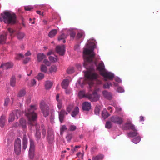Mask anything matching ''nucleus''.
<instances>
[{
  "mask_svg": "<svg viewBox=\"0 0 160 160\" xmlns=\"http://www.w3.org/2000/svg\"><path fill=\"white\" fill-rule=\"evenodd\" d=\"M95 54L93 52V49H90L85 48L83 51V57L84 59L83 66L88 70L85 74V79L84 80L83 83L85 84L86 83L88 84L90 88L93 84V80L97 79L98 75L96 73L93 72L94 71L92 67H89L88 64L93 62Z\"/></svg>",
  "mask_w": 160,
  "mask_h": 160,
  "instance_id": "obj_1",
  "label": "nucleus"
},
{
  "mask_svg": "<svg viewBox=\"0 0 160 160\" xmlns=\"http://www.w3.org/2000/svg\"><path fill=\"white\" fill-rule=\"evenodd\" d=\"M37 109V107L36 105H31L30 108L25 111V115L28 119V123L31 126H35L36 132L35 136L38 141L41 138V133L39 129V125L36 122L37 115L34 111Z\"/></svg>",
  "mask_w": 160,
  "mask_h": 160,
  "instance_id": "obj_2",
  "label": "nucleus"
},
{
  "mask_svg": "<svg viewBox=\"0 0 160 160\" xmlns=\"http://www.w3.org/2000/svg\"><path fill=\"white\" fill-rule=\"evenodd\" d=\"M3 22L6 23L14 24L17 22V17L15 14L10 11H4L1 14Z\"/></svg>",
  "mask_w": 160,
  "mask_h": 160,
  "instance_id": "obj_3",
  "label": "nucleus"
},
{
  "mask_svg": "<svg viewBox=\"0 0 160 160\" xmlns=\"http://www.w3.org/2000/svg\"><path fill=\"white\" fill-rule=\"evenodd\" d=\"M98 90H95L92 94H86L85 98H87L91 102H96L98 101L100 98V95L98 93Z\"/></svg>",
  "mask_w": 160,
  "mask_h": 160,
  "instance_id": "obj_4",
  "label": "nucleus"
},
{
  "mask_svg": "<svg viewBox=\"0 0 160 160\" xmlns=\"http://www.w3.org/2000/svg\"><path fill=\"white\" fill-rule=\"evenodd\" d=\"M40 108L45 117L48 116L49 113V107L44 101H42L40 103Z\"/></svg>",
  "mask_w": 160,
  "mask_h": 160,
  "instance_id": "obj_5",
  "label": "nucleus"
},
{
  "mask_svg": "<svg viewBox=\"0 0 160 160\" xmlns=\"http://www.w3.org/2000/svg\"><path fill=\"white\" fill-rule=\"evenodd\" d=\"M21 140L19 138H18L15 140L14 143V150L16 154H20L21 151Z\"/></svg>",
  "mask_w": 160,
  "mask_h": 160,
  "instance_id": "obj_6",
  "label": "nucleus"
},
{
  "mask_svg": "<svg viewBox=\"0 0 160 160\" xmlns=\"http://www.w3.org/2000/svg\"><path fill=\"white\" fill-rule=\"evenodd\" d=\"M109 119L112 123L118 125H121L123 122V119L121 117L116 115L111 117Z\"/></svg>",
  "mask_w": 160,
  "mask_h": 160,
  "instance_id": "obj_7",
  "label": "nucleus"
},
{
  "mask_svg": "<svg viewBox=\"0 0 160 160\" xmlns=\"http://www.w3.org/2000/svg\"><path fill=\"white\" fill-rule=\"evenodd\" d=\"M30 145L29 152V156L30 158L32 159L34 156V144L33 141L30 139Z\"/></svg>",
  "mask_w": 160,
  "mask_h": 160,
  "instance_id": "obj_8",
  "label": "nucleus"
},
{
  "mask_svg": "<svg viewBox=\"0 0 160 160\" xmlns=\"http://www.w3.org/2000/svg\"><path fill=\"white\" fill-rule=\"evenodd\" d=\"M94 63L96 66L97 68L99 71L101 75L105 71L104 65L102 61H101L98 65H97L95 61L94 62Z\"/></svg>",
  "mask_w": 160,
  "mask_h": 160,
  "instance_id": "obj_9",
  "label": "nucleus"
},
{
  "mask_svg": "<svg viewBox=\"0 0 160 160\" xmlns=\"http://www.w3.org/2000/svg\"><path fill=\"white\" fill-rule=\"evenodd\" d=\"M101 75L104 77L105 81H107V79L112 80L114 77V75L113 74L110 72H107L106 71Z\"/></svg>",
  "mask_w": 160,
  "mask_h": 160,
  "instance_id": "obj_10",
  "label": "nucleus"
},
{
  "mask_svg": "<svg viewBox=\"0 0 160 160\" xmlns=\"http://www.w3.org/2000/svg\"><path fill=\"white\" fill-rule=\"evenodd\" d=\"M56 52L60 55L63 56L65 53V49L64 46H58L56 47Z\"/></svg>",
  "mask_w": 160,
  "mask_h": 160,
  "instance_id": "obj_11",
  "label": "nucleus"
},
{
  "mask_svg": "<svg viewBox=\"0 0 160 160\" xmlns=\"http://www.w3.org/2000/svg\"><path fill=\"white\" fill-rule=\"evenodd\" d=\"M59 118L60 122H62L65 118V115H67L68 114L67 112H66L64 110L62 109L60 112H58Z\"/></svg>",
  "mask_w": 160,
  "mask_h": 160,
  "instance_id": "obj_12",
  "label": "nucleus"
},
{
  "mask_svg": "<svg viewBox=\"0 0 160 160\" xmlns=\"http://www.w3.org/2000/svg\"><path fill=\"white\" fill-rule=\"evenodd\" d=\"M125 129L126 130L131 129L132 130H135V126L132 124L130 121H128L125 124Z\"/></svg>",
  "mask_w": 160,
  "mask_h": 160,
  "instance_id": "obj_13",
  "label": "nucleus"
},
{
  "mask_svg": "<svg viewBox=\"0 0 160 160\" xmlns=\"http://www.w3.org/2000/svg\"><path fill=\"white\" fill-rule=\"evenodd\" d=\"M91 108V103L88 102H84L82 104V108L83 110L89 111Z\"/></svg>",
  "mask_w": 160,
  "mask_h": 160,
  "instance_id": "obj_14",
  "label": "nucleus"
},
{
  "mask_svg": "<svg viewBox=\"0 0 160 160\" xmlns=\"http://www.w3.org/2000/svg\"><path fill=\"white\" fill-rule=\"evenodd\" d=\"M54 139V135L52 130H48V140L50 143H52Z\"/></svg>",
  "mask_w": 160,
  "mask_h": 160,
  "instance_id": "obj_15",
  "label": "nucleus"
},
{
  "mask_svg": "<svg viewBox=\"0 0 160 160\" xmlns=\"http://www.w3.org/2000/svg\"><path fill=\"white\" fill-rule=\"evenodd\" d=\"M13 66V65L12 63L10 62H7L6 63L3 64L1 65L0 66V68L2 67L4 69H8L12 68Z\"/></svg>",
  "mask_w": 160,
  "mask_h": 160,
  "instance_id": "obj_16",
  "label": "nucleus"
},
{
  "mask_svg": "<svg viewBox=\"0 0 160 160\" xmlns=\"http://www.w3.org/2000/svg\"><path fill=\"white\" fill-rule=\"evenodd\" d=\"M102 94L105 98L107 99L111 100L112 99V95L110 92H108L106 90H104L102 92Z\"/></svg>",
  "mask_w": 160,
  "mask_h": 160,
  "instance_id": "obj_17",
  "label": "nucleus"
},
{
  "mask_svg": "<svg viewBox=\"0 0 160 160\" xmlns=\"http://www.w3.org/2000/svg\"><path fill=\"white\" fill-rule=\"evenodd\" d=\"M28 145V139L26 135H24L22 140V148L24 150H25L27 147Z\"/></svg>",
  "mask_w": 160,
  "mask_h": 160,
  "instance_id": "obj_18",
  "label": "nucleus"
},
{
  "mask_svg": "<svg viewBox=\"0 0 160 160\" xmlns=\"http://www.w3.org/2000/svg\"><path fill=\"white\" fill-rule=\"evenodd\" d=\"M69 82L68 79H64L61 83V86L63 88L66 89L69 85Z\"/></svg>",
  "mask_w": 160,
  "mask_h": 160,
  "instance_id": "obj_19",
  "label": "nucleus"
},
{
  "mask_svg": "<svg viewBox=\"0 0 160 160\" xmlns=\"http://www.w3.org/2000/svg\"><path fill=\"white\" fill-rule=\"evenodd\" d=\"M46 57V56L42 53H38L37 55V58L38 62H41Z\"/></svg>",
  "mask_w": 160,
  "mask_h": 160,
  "instance_id": "obj_20",
  "label": "nucleus"
},
{
  "mask_svg": "<svg viewBox=\"0 0 160 160\" xmlns=\"http://www.w3.org/2000/svg\"><path fill=\"white\" fill-rule=\"evenodd\" d=\"M53 85V83L49 81H46L45 82V87L46 89H50Z\"/></svg>",
  "mask_w": 160,
  "mask_h": 160,
  "instance_id": "obj_21",
  "label": "nucleus"
},
{
  "mask_svg": "<svg viewBox=\"0 0 160 160\" xmlns=\"http://www.w3.org/2000/svg\"><path fill=\"white\" fill-rule=\"evenodd\" d=\"M133 132H130L128 133V135L129 137L132 138L137 136L138 133L137 132V130L135 129V130H133Z\"/></svg>",
  "mask_w": 160,
  "mask_h": 160,
  "instance_id": "obj_22",
  "label": "nucleus"
},
{
  "mask_svg": "<svg viewBox=\"0 0 160 160\" xmlns=\"http://www.w3.org/2000/svg\"><path fill=\"white\" fill-rule=\"evenodd\" d=\"M16 36L18 39L19 40L22 39L25 36V34L23 32H18L17 33Z\"/></svg>",
  "mask_w": 160,
  "mask_h": 160,
  "instance_id": "obj_23",
  "label": "nucleus"
},
{
  "mask_svg": "<svg viewBox=\"0 0 160 160\" xmlns=\"http://www.w3.org/2000/svg\"><path fill=\"white\" fill-rule=\"evenodd\" d=\"M102 114V117L104 119H105L110 115L106 109L103 110Z\"/></svg>",
  "mask_w": 160,
  "mask_h": 160,
  "instance_id": "obj_24",
  "label": "nucleus"
},
{
  "mask_svg": "<svg viewBox=\"0 0 160 160\" xmlns=\"http://www.w3.org/2000/svg\"><path fill=\"white\" fill-rule=\"evenodd\" d=\"M16 83V79L15 77L14 76H12L10 80V85L14 87L15 86Z\"/></svg>",
  "mask_w": 160,
  "mask_h": 160,
  "instance_id": "obj_25",
  "label": "nucleus"
},
{
  "mask_svg": "<svg viewBox=\"0 0 160 160\" xmlns=\"http://www.w3.org/2000/svg\"><path fill=\"white\" fill-rule=\"evenodd\" d=\"M67 35H66L64 34H62L60 36H59L58 40L59 41L63 40V43H65L66 42V41L65 39L67 38Z\"/></svg>",
  "mask_w": 160,
  "mask_h": 160,
  "instance_id": "obj_26",
  "label": "nucleus"
},
{
  "mask_svg": "<svg viewBox=\"0 0 160 160\" xmlns=\"http://www.w3.org/2000/svg\"><path fill=\"white\" fill-rule=\"evenodd\" d=\"M79 112V109L78 107H76L74 109V110L72 112L71 114V116L72 117H75L76 115H77Z\"/></svg>",
  "mask_w": 160,
  "mask_h": 160,
  "instance_id": "obj_27",
  "label": "nucleus"
},
{
  "mask_svg": "<svg viewBox=\"0 0 160 160\" xmlns=\"http://www.w3.org/2000/svg\"><path fill=\"white\" fill-rule=\"evenodd\" d=\"M6 117L5 116H2L0 118V126L1 127H3L4 125L6 120Z\"/></svg>",
  "mask_w": 160,
  "mask_h": 160,
  "instance_id": "obj_28",
  "label": "nucleus"
},
{
  "mask_svg": "<svg viewBox=\"0 0 160 160\" xmlns=\"http://www.w3.org/2000/svg\"><path fill=\"white\" fill-rule=\"evenodd\" d=\"M57 33V31L56 29H53L49 32L48 36L50 38H52L56 35Z\"/></svg>",
  "mask_w": 160,
  "mask_h": 160,
  "instance_id": "obj_29",
  "label": "nucleus"
},
{
  "mask_svg": "<svg viewBox=\"0 0 160 160\" xmlns=\"http://www.w3.org/2000/svg\"><path fill=\"white\" fill-rule=\"evenodd\" d=\"M103 158L102 155H98L95 156H93L92 160H102Z\"/></svg>",
  "mask_w": 160,
  "mask_h": 160,
  "instance_id": "obj_30",
  "label": "nucleus"
},
{
  "mask_svg": "<svg viewBox=\"0 0 160 160\" xmlns=\"http://www.w3.org/2000/svg\"><path fill=\"white\" fill-rule=\"evenodd\" d=\"M41 71L44 73H46L48 70V68L44 64L41 65L40 67Z\"/></svg>",
  "mask_w": 160,
  "mask_h": 160,
  "instance_id": "obj_31",
  "label": "nucleus"
},
{
  "mask_svg": "<svg viewBox=\"0 0 160 160\" xmlns=\"http://www.w3.org/2000/svg\"><path fill=\"white\" fill-rule=\"evenodd\" d=\"M6 34L2 35L0 36V44L5 43V41L6 39Z\"/></svg>",
  "mask_w": 160,
  "mask_h": 160,
  "instance_id": "obj_32",
  "label": "nucleus"
},
{
  "mask_svg": "<svg viewBox=\"0 0 160 160\" xmlns=\"http://www.w3.org/2000/svg\"><path fill=\"white\" fill-rule=\"evenodd\" d=\"M57 70V68L54 65L52 66L49 69V71L51 73L55 72Z\"/></svg>",
  "mask_w": 160,
  "mask_h": 160,
  "instance_id": "obj_33",
  "label": "nucleus"
},
{
  "mask_svg": "<svg viewBox=\"0 0 160 160\" xmlns=\"http://www.w3.org/2000/svg\"><path fill=\"white\" fill-rule=\"evenodd\" d=\"M26 94V92L24 90H20L18 95V96L19 97H21L24 96Z\"/></svg>",
  "mask_w": 160,
  "mask_h": 160,
  "instance_id": "obj_34",
  "label": "nucleus"
},
{
  "mask_svg": "<svg viewBox=\"0 0 160 160\" xmlns=\"http://www.w3.org/2000/svg\"><path fill=\"white\" fill-rule=\"evenodd\" d=\"M15 118V116L12 112L10 113L8 119L9 122H12L13 121Z\"/></svg>",
  "mask_w": 160,
  "mask_h": 160,
  "instance_id": "obj_35",
  "label": "nucleus"
},
{
  "mask_svg": "<svg viewBox=\"0 0 160 160\" xmlns=\"http://www.w3.org/2000/svg\"><path fill=\"white\" fill-rule=\"evenodd\" d=\"M12 112L14 115H15L16 116L17 118L20 117L21 114V111L19 110H14Z\"/></svg>",
  "mask_w": 160,
  "mask_h": 160,
  "instance_id": "obj_36",
  "label": "nucleus"
},
{
  "mask_svg": "<svg viewBox=\"0 0 160 160\" xmlns=\"http://www.w3.org/2000/svg\"><path fill=\"white\" fill-rule=\"evenodd\" d=\"M20 123L23 128L26 127V120L23 118H21L20 120Z\"/></svg>",
  "mask_w": 160,
  "mask_h": 160,
  "instance_id": "obj_37",
  "label": "nucleus"
},
{
  "mask_svg": "<svg viewBox=\"0 0 160 160\" xmlns=\"http://www.w3.org/2000/svg\"><path fill=\"white\" fill-rule=\"evenodd\" d=\"M141 140V138L139 136L137 137L133 138L132 141L135 144L138 143Z\"/></svg>",
  "mask_w": 160,
  "mask_h": 160,
  "instance_id": "obj_38",
  "label": "nucleus"
},
{
  "mask_svg": "<svg viewBox=\"0 0 160 160\" xmlns=\"http://www.w3.org/2000/svg\"><path fill=\"white\" fill-rule=\"evenodd\" d=\"M67 128L66 127V126L65 125H62L61 128L60 129V134H62L63 133V132L65 130H67Z\"/></svg>",
  "mask_w": 160,
  "mask_h": 160,
  "instance_id": "obj_39",
  "label": "nucleus"
},
{
  "mask_svg": "<svg viewBox=\"0 0 160 160\" xmlns=\"http://www.w3.org/2000/svg\"><path fill=\"white\" fill-rule=\"evenodd\" d=\"M41 128L42 129V135H43V138H44L45 136L46 131L45 128L44 126L43 125H42L41 126Z\"/></svg>",
  "mask_w": 160,
  "mask_h": 160,
  "instance_id": "obj_40",
  "label": "nucleus"
},
{
  "mask_svg": "<svg viewBox=\"0 0 160 160\" xmlns=\"http://www.w3.org/2000/svg\"><path fill=\"white\" fill-rule=\"evenodd\" d=\"M49 60L52 62H55L57 61L58 58L53 57L50 56L49 57Z\"/></svg>",
  "mask_w": 160,
  "mask_h": 160,
  "instance_id": "obj_41",
  "label": "nucleus"
},
{
  "mask_svg": "<svg viewBox=\"0 0 160 160\" xmlns=\"http://www.w3.org/2000/svg\"><path fill=\"white\" fill-rule=\"evenodd\" d=\"M112 127V122L110 121H107L105 124V127L107 128L110 129Z\"/></svg>",
  "mask_w": 160,
  "mask_h": 160,
  "instance_id": "obj_42",
  "label": "nucleus"
},
{
  "mask_svg": "<svg viewBox=\"0 0 160 160\" xmlns=\"http://www.w3.org/2000/svg\"><path fill=\"white\" fill-rule=\"evenodd\" d=\"M77 127L73 125H70L69 128V130L70 131H74L77 129Z\"/></svg>",
  "mask_w": 160,
  "mask_h": 160,
  "instance_id": "obj_43",
  "label": "nucleus"
},
{
  "mask_svg": "<svg viewBox=\"0 0 160 160\" xmlns=\"http://www.w3.org/2000/svg\"><path fill=\"white\" fill-rule=\"evenodd\" d=\"M79 96L80 98H82L84 97H85V92L84 91H80L78 93Z\"/></svg>",
  "mask_w": 160,
  "mask_h": 160,
  "instance_id": "obj_44",
  "label": "nucleus"
},
{
  "mask_svg": "<svg viewBox=\"0 0 160 160\" xmlns=\"http://www.w3.org/2000/svg\"><path fill=\"white\" fill-rule=\"evenodd\" d=\"M44 77V75L43 73H38V76H37V78L38 80H41Z\"/></svg>",
  "mask_w": 160,
  "mask_h": 160,
  "instance_id": "obj_45",
  "label": "nucleus"
},
{
  "mask_svg": "<svg viewBox=\"0 0 160 160\" xmlns=\"http://www.w3.org/2000/svg\"><path fill=\"white\" fill-rule=\"evenodd\" d=\"M67 73L69 74H71L74 72V69L73 67L68 68L67 70Z\"/></svg>",
  "mask_w": 160,
  "mask_h": 160,
  "instance_id": "obj_46",
  "label": "nucleus"
},
{
  "mask_svg": "<svg viewBox=\"0 0 160 160\" xmlns=\"http://www.w3.org/2000/svg\"><path fill=\"white\" fill-rule=\"evenodd\" d=\"M73 108V105H69L67 108V111L69 113L71 111Z\"/></svg>",
  "mask_w": 160,
  "mask_h": 160,
  "instance_id": "obj_47",
  "label": "nucleus"
},
{
  "mask_svg": "<svg viewBox=\"0 0 160 160\" xmlns=\"http://www.w3.org/2000/svg\"><path fill=\"white\" fill-rule=\"evenodd\" d=\"M24 55L22 54H18L15 57V58L17 60H20L21 58H23Z\"/></svg>",
  "mask_w": 160,
  "mask_h": 160,
  "instance_id": "obj_48",
  "label": "nucleus"
},
{
  "mask_svg": "<svg viewBox=\"0 0 160 160\" xmlns=\"http://www.w3.org/2000/svg\"><path fill=\"white\" fill-rule=\"evenodd\" d=\"M100 109L98 107H96L94 109L95 113L96 115H99V113Z\"/></svg>",
  "mask_w": 160,
  "mask_h": 160,
  "instance_id": "obj_49",
  "label": "nucleus"
},
{
  "mask_svg": "<svg viewBox=\"0 0 160 160\" xmlns=\"http://www.w3.org/2000/svg\"><path fill=\"white\" fill-rule=\"evenodd\" d=\"M43 63L48 66H50L51 64L50 62L47 59H44L43 60Z\"/></svg>",
  "mask_w": 160,
  "mask_h": 160,
  "instance_id": "obj_50",
  "label": "nucleus"
},
{
  "mask_svg": "<svg viewBox=\"0 0 160 160\" xmlns=\"http://www.w3.org/2000/svg\"><path fill=\"white\" fill-rule=\"evenodd\" d=\"M24 9L26 11H29L33 9V8L30 6H25Z\"/></svg>",
  "mask_w": 160,
  "mask_h": 160,
  "instance_id": "obj_51",
  "label": "nucleus"
},
{
  "mask_svg": "<svg viewBox=\"0 0 160 160\" xmlns=\"http://www.w3.org/2000/svg\"><path fill=\"white\" fill-rule=\"evenodd\" d=\"M76 35L75 32L72 31L70 33V35L72 39H73Z\"/></svg>",
  "mask_w": 160,
  "mask_h": 160,
  "instance_id": "obj_52",
  "label": "nucleus"
},
{
  "mask_svg": "<svg viewBox=\"0 0 160 160\" xmlns=\"http://www.w3.org/2000/svg\"><path fill=\"white\" fill-rule=\"evenodd\" d=\"M117 91L120 93L123 92H124V89L121 87H118L117 88Z\"/></svg>",
  "mask_w": 160,
  "mask_h": 160,
  "instance_id": "obj_53",
  "label": "nucleus"
},
{
  "mask_svg": "<svg viewBox=\"0 0 160 160\" xmlns=\"http://www.w3.org/2000/svg\"><path fill=\"white\" fill-rule=\"evenodd\" d=\"M30 58L29 57H27L24 60H23V63L25 64H26L30 60Z\"/></svg>",
  "mask_w": 160,
  "mask_h": 160,
  "instance_id": "obj_54",
  "label": "nucleus"
},
{
  "mask_svg": "<svg viewBox=\"0 0 160 160\" xmlns=\"http://www.w3.org/2000/svg\"><path fill=\"white\" fill-rule=\"evenodd\" d=\"M84 34V33L83 32L78 33L77 35V37L78 38H80L83 36Z\"/></svg>",
  "mask_w": 160,
  "mask_h": 160,
  "instance_id": "obj_55",
  "label": "nucleus"
},
{
  "mask_svg": "<svg viewBox=\"0 0 160 160\" xmlns=\"http://www.w3.org/2000/svg\"><path fill=\"white\" fill-rule=\"evenodd\" d=\"M8 31L10 33V35L12 36V34L15 31L11 28H8Z\"/></svg>",
  "mask_w": 160,
  "mask_h": 160,
  "instance_id": "obj_56",
  "label": "nucleus"
},
{
  "mask_svg": "<svg viewBox=\"0 0 160 160\" xmlns=\"http://www.w3.org/2000/svg\"><path fill=\"white\" fill-rule=\"evenodd\" d=\"M10 101V99L9 98H6L5 100L4 106H7L8 103Z\"/></svg>",
  "mask_w": 160,
  "mask_h": 160,
  "instance_id": "obj_57",
  "label": "nucleus"
},
{
  "mask_svg": "<svg viewBox=\"0 0 160 160\" xmlns=\"http://www.w3.org/2000/svg\"><path fill=\"white\" fill-rule=\"evenodd\" d=\"M36 82L35 79H33L31 80V85H30L31 87L33 86L36 84Z\"/></svg>",
  "mask_w": 160,
  "mask_h": 160,
  "instance_id": "obj_58",
  "label": "nucleus"
},
{
  "mask_svg": "<svg viewBox=\"0 0 160 160\" xmlns=\"http://www.w3.org/2000/svg\"><path fill=\"white\" fill-rule=\"evenodd\" d=\"M116 112L118 113L122 111V108L119 107H115Z\"/></svg>",
  "mask_w": 160,
  "mask_h": 160,
  "instance_id": "obj_59",
  "label": "nucleus"
},
{
  "mask_svg": "<svg viewBox=\"0 0 160 160\" xmlns=\"http://www.w3.org/2000/svg\"><path fill=\"white\" fill-rule=\"evenodd\" d=\"M103 88H109V85L108 83H107L103 85Z\"/></svg>",
  "mask_w": 160,
  "mask_h": 160,
  "instance_id": "obj_60",
  "label": "nucleus"
},
{
  "mask_svg": "<svg viewBox=\"0 0 160 160\" xmlns=\"http://www.w3.org/2000/svg\"><path fill=\"white\" fill-rule=\"evenodd\" d=\"M81 147L80 146H76L74 148L72 149L73 152L76 151L77 148H79Z\"/></svg>",
  "mask_w": 160,
  "mask_h": 160,
  "instance_id": "obj_61",
  "label": "nucleus"
},
{
  "mask_svg": "<svg viewBox=\"0 0 160 160\" xmlns=\"http://www.w3.org/2000/svg\"><path fill=\"white\" fill-rule=\"evenodd\" d=\"M59 109H61L62 108V103L60 102H58L57 105Z\"/></svg>",
  "mask_w": 160,
  "mask_h": 160,
  "instance_id": "obj_62",
  "label": "nucleus"
},
{
  "mask_svg": "<svg viewBox=\"0 0 160 160\" xmlns=\"http://www.w3.org/2000/svg\"><path fill=\"white\" fill-rule=\"evenodd\" d=\"M72 135L70 134H69L67 135L66 136V138L67 139H68L69 140H70L72 138Z\"/></svg>",
  "mask_w": 160,
  "mask_h": 160,
  "instance_id": "obj_63",
  "label": "nucleus"
},
{
  "mask_svg": "<svg viewBox=\"0 0 160 160\" xmlns=\"http://www.w3.org/2000/svg\"><path fill=\"white\" fill-rule=\"evenodd\" d=\"M31 53L30 52V51H28L27 53H26L25 54V56H30L31 55Z\"/></svg>",
  "mask_w": 160,
  "mask_h": 160,
  "instance_id": "obj_64",
  "label": "nucleus"
}]
</instances>
